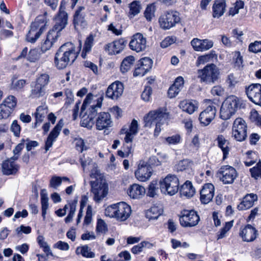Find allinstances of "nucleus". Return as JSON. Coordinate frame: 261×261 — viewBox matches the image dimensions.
Returning a JSON list of instances; mask_svg holds the SVG:
<instances>
[{"label": "nucleus", "instance_id": "nucleus-1", "mask_svg": "<svg viewBox=\"0 0 261 261\" xmlns=\"http://www.w3.org/2000/svg\"><path fill=\"white\" fill-rule=\"evenodd\" d=\"M67 21V13L62 10L61 6L58 15L55 18V24L53 28L49 31L45 40L41 44V49L43 53L52 47L60 36V32L66 26Z\"/></svg>", "mask_w": 261, "mask_h": 261}, {"label": "nucleus", "instance_id": "nucleus-2", "mask_svg": "<svg viewBox=\"0 0 261 261\" xmlns=\"http://www.w3.org/2000/svg\"><path fill=\"white\" fill-rule=\"evenodd\" d=\"M90 191L93 195V200L100 202L108 195L109 186L102 174L98 169H94L90 173Z\"/></svg>", "mask_w": 261, "mask_h": 261}, {"label": "nucleus", "instance_id": "nucleus-3", "mask_svg": "<svg viewBox=\"0 0 261 261\" xmlns=\"http://www.w3.org/2000/svg\"><path fill=\"white\" fill-rule=\"evenodd\" d=\"M77 57L75 47L71 42L62 45L56 53L55 65L59 69H63L71 65Z\"/></svg>", "mask_w": 261, "mask_h": 261}, {"label": "nucleus", "instance_id": "nucleus-4", "mask_svg": "<svg viewBox=\"0 0 261 261\" xmlns=\"http://www.w3.org/2000/svg\"><path fill=\"white\" fill-rule=\"evenodd\" d=\"M168 113L162 109L150 111L144 117V126L151 127L155 125L154 136L157 137L161 131V126L168 120Z\"/></svg>", "mask_w": 261, "mask_h": 261}, {"label": "nucleus", "instance_id": "nucleus-5", "mask_svg": "<svg viewBox=\"0 0 261 261\" xmlns=\"http://www.w3.org/2000/svg\"><path fill=\"white\" fill-rule=\"evenodd\" d=\"M130 206L124 202H121L108 206L106 209L105 215L110 218H114L119 221L127 220L131 214Z\"/></svg>", "mask_w": 261, "mask_h": 261}, {"label": "nucleus", "instance_id": "nucleus-6", "mask_svg": "<svg viewBox=\"0 0 261 261\" xmlns=\"http://www.w3.org/2000/svg\"><path fill=\"white\" fill-rule=\"evenodd\" d=\"M47 20L45 15H39L30 25V29L26 36V40L35 43L46 29Z\"/></svg>", "mask_w": 261, "mask_h": 261}, {"label": "nucleus", "instance_id": "nucleus-7", "mask_svg": "<svg viewBox=\"0 0 261 261\" xmlns=\"http://www.w3.org/2000/svg\"><path fill=\"white\" fill-rule=\"evenodd\" d=\"M197 73L200 82L209 85L218 81L220 76V69L213 63L207 64L203 69H199Z\"/></svg>", "mask_w": 261, "mask_h": 261}, {"label": "nucleus", "instance_id": "nucleus-8", "mask_svg": "<svg viewBox=\"0 0 261 261\" xmlns=\"http://www.w3.org/2000/svg\"><path fill=\"white\" fill-rule=\"evenodd\" d=\"M160 188L162 193L170 196L174 195L179 189V180L176 176L168 174L160 180Z\"/></svg>", "mask_w": 261, "mask_h": 261}, {"label": "nucleus", "instance_id": "nucleus-9", "mask_svg": "<svg viewBox=\"0 0 261 261\" xmlns=\"http://www.w3.org/2000/svg\"><path fill=\"white\" fill-rule=\"evenodd\" d=\"M178 12L170 10L165 12L159 19L160 25L163 30H169L174 27L180 21Z\"/></svg>", "mask_w": 261, "mask_h": 261}, {"label": "nucleus", "instance_id": "nucleus-10", "mask_svg": "<svg viewBox=\"0 0 261 261\" xmlns=\"http://www.w3.org/2000/svg\"><path fill=\"white\" fill-rule=\"evenodd\" d=\"M216 175L223 184L230 185L234 182L238 174L237 170L233 167L224 165L218 170Z\"/></svg>", "mask_w": 261, "mask_h": 261}, {"label": "nucleus", "instance_id": "nucleus-11", "mask_svg": "<svg viewBox=\"0 0 261 261\" xmlns=\"http://www.w3.org/2000/svg\"><path fill=\"white\" fill-rule=\"evenodd\" d=\"M247 126L242 118H237L233 123L232 136L237 141L242 142L247 138Z\"/></svg>", "mask_w": 261, "mask_h": 261}, {"label": "nucleus", "instance_id": "nucleus-12", "mask_svg": "<svg viewBox=\"0 0 261 261\" xmlns=\"http://www.w3.org/2000/svg\"><path fill=\"white\" fill-rule=\"evenodd\" d=\"M102 97H100L97 99L96 105L90 106L88 110L86 112V115L83 116L81 121L82 126L87 128H91L93 124V119L98 115V109H100L101 106L102 101Z\"/></svg>", "mask_w": 261, "mask_h": 261}, {"label": "nucleus", "instance_id": "nucleus-13", "mask_svg": "<svg viewBox=\"0 0 261 261\" xmlns=\"http://www.w3.org/2000/svg\"><path fill=\"white\" fill-rule=\"evenodd\" d=\"M200 218L194 210H184L179 218L180 223L184 227H193L199 222Z\"/></svg>", "mask_w": 261, "mask_h": 261}, {"label": "nucleus", "instance_id": "nucleus-14", "mask_svg": "<svg viewBox=\"0 0 261 261\" xmlns=\"http://www.w3.org/2000/svg\"><path fill=\"white\" fill-rule=\"evenodd\" d=\"M245 92L251 101L261 107L260 84H252L246 88Z\"/></svg>", "mask_w": 261, "mask_h": 261}, {"label": "nucleus", "instance_id": "nucleus-15", "mask_svg": "<svg viewBox=\"0 0 261 261\" xmlns=\"http://www.w3.org/2000/svg\"><path fill=\"white\" fill-rule=\"evenodd\" d=\"M130 48L137 53L142 51L146 47V39L142 34L137 33L134 34L129 43Z\"/></svg>", "mask_w": 261, "mask_h": 261}, {"label": "nucleus", "instance_id": "nucleus-16", "mask_svg": "<svg viewBox=\"0 0 261 261\" xmlns=\"http://www.w3.org/2000/svg\"><path fill=\"white\" fill-rule=\"evenodd\" d=\"M137 66L134 72V76H142L151 69L152 61L148 57H144L139 61Z\"/></svg>", "mask_w": 261, "mask_h": 261}, {"label": "nucleus", "instance_id": "nucleus-17", "mask_svg": "<svg viewBox=\"0 0 261 261\" xmlns=\"http://www.w3.org/2000/svg\"><path fill=\"white\" fill-rule=\"evenodd\" d=\"M127 42L121 38L107 44L104 49L109 55H116L120 53L124 48Z\"/></svg>", "mask_w": 261, "mask_h": 261}, {"label": "nucleus", "instance_id": "nucleus-18", "mask_svg": "<svg viewBox=\"0 0 261 261\" xmlns=\"http://www.w3.org/2000/svg\"><path fill=\"white\" fill-rule=\"evenodd\" d=\"M138 132V124L136 120L133 119L129 128L123 127L120 130V135H125L124 141L127 144L132 143L134 137Z\"/></svg>", "mask_w": 261, "mask_h": 261}, {"label": "nucleus", "instance_id": "nucleus-19", "mask_svg": "<svg viewBox=\"0 0 261 261\" xmlns=\"http://www.w3.org/2000/svg\"><path fill=\"white\" fill-rule=\"evenodd\" d=\"M123 90V84L119 81H116L108 87L106 96L112 99L116 100L122 95Z\"/></svg>", "mask_w": 261, "mask_h": 261}, {"label": "nucleus", "instance_id": "nucleus-20", "mask_svg": "<svg viewBox=\"0 0 261 261\" xmlns=\"http://www.w3.org/2000/svg\"><path fill=\"white\" fill-rule=\"evenodd\" d=\"M191 44L194 50L201 52L209 50L214 45L213 41L208 39L194 38L192 40Z\"/></svg>", "mask_w": 261, "mask_h": 261}, {"label": "nucleus", "instance_id": "nucleus-21", "mask_svg": "<svg viewBox=\"0 0 261 261\" xmlns=\"http://www.w3.org/2000/svg\"><path fill=\"white\" fill-rule=\"evenodd\" d=\"M239 234L243 241L251 242L255 240L258 234L257 230L254 227L248 224L240 229Z\"/></svg>", "mask_w": 261, "mask_h": 261}, {"label": "nucleus", "instance_id": "nucleus-22", "mask_svg": "<svg viewBox=\"0 0 261 261\" xmlns=\"http://www.w3.org/2000/svg\"><path fill=\"white\" fill-rule=\"evenodd\" d=\"M215 187L211 183L204 184L200 191V199L202 203L207 204L211 202L214 196Z\"/></svg>", "mask_w": 261, "mask_h": 261}, {"label": "nucleus", "instance_id": "nucleus-23", "mask_svg": "<svg viewBox=\"0 0 261 261\" xmlns=\"http://www.w3.org/2000/svg\"><path fill=\"white\" fill-rule=\"evenodd\" d=\"M95 124L97 129L100 130L111 127L112 121L110 114L106 112L99 113L96 118Z\"/></svg>", "mask_w": 261, "mask_h": 261}, {"label": "nucleus", "instance_id": "nucleus-24", "mask_svg": "<svg viewBox=\"0 0 261 261\" xmlns=\"http://www.w3.org/2000/svg\"><path fill=\"white\" fill-rule=\"evenodd\" d=\"M216 109L214 105L208 106L199 115V119L200 122L206 126L215 118Z\"/></svg>", "mask_w": 261, "mask_h": 261}, {"label": "nucleus", "instance_id": "nucleus-25", "mask_svg": "<svg viewBox=\"0 0 261 261\" xmlns=\"http://www.w3.org/2000/svg\"><path fill=\"white\" fill-rule=\"evenodd\" d=\"M63 125V121L61 119L51 131L45 142V148L46 151L48 150L49 149L52 147L53 143L59 136Z\"/></svg>", "mask_w": 261, "mask_h": 261}, {"label": "nucleus", "instance_id": "nucleus-26", "mask_svg": "<svg viewBox=\"0 0 261 261\" xmlns=\"http://www.w3.org/2000/svg\"><path fill=\"white\" fill-rule=\"evenodd\" d=\"M152 170L149 165L139 166L135 172L136 178L140 181H146L152 175Z\"/></svg>", "mask_w": 261, "mask_h": 261}, {"label": "nucleus", "instance_id": "nucleus-27", "mask_svg": "<svg viewBox=\"0 0 261 261\" xmlns=\"http://www.w3.org/2000/svg\"><path fill=\"white\" fill-rule=\"evenodd\" d=\"M184 79L182 76L177 77L174 83L170 87L168 91V97L170 98L176 97L184 87Z\"/></svg>", "mask_w": 261, "mask_h": 261}, {"label": "nucleus", "instance_id": "nucleus-28", "mask_svg": "<svg viewBox=\"0 0 261 261\" xmlns=\"http://www.w3.org/2000/svg\"><path fill=\"white\" fill-rule=\"evenodd\" d=\"M145 189L137 184L130 185L127 191L128 196L133 199L142 198L145 194Z\"/></svg>", "mask_w": 261, "mask_h": 261}, {"label": "nucleus", "instance_id": "nucleus-29", "mask_svg": "<svg viewBox=\"0 0 261 261\" xmlns=\"http://www.w3.org/2000/svg\"><path fill=\"white\" fill-rule=\"evenodd\" d=\"M84 9V7L80 6L75 12L73 20L75 28L78 27L85 28L87 25V22L85 18V14L82 12Z\"/></svg>", "mask_w": 261, "mask_h": 261}, {"label": "nucleus", "instance_id": "nucleus-30", "mask_svg": "<svg viewBox=\"0 0 261 261\" xmlns=\"http://www.w3.org/2000/svg\"><path fill=\"white\" fill-rule=\"evenodd\" d=\"M2 172L6 175L15 174L19 169V166L15 162H11V160H6L2 164Z\"/></svg>", "mask_w": 261, "mask_h": 261}, {"label": "nucleus", "instance_id": "nucleus-31", "mask_svg": "<svg viewBox=\"0 0 261 261\" xmlns=\"http://www.w3.org/2000/svg\"><path fill=\"white\" fill-rule=\"evenodd\" d=\"M257 200L256 194H248L243 198L242 201L238 205L239 210H245L252 207L254 202Z\"/></svg>", "mask_w": 261, "mask_h": 261}, {"label": "nucleus", "instance_id": "nucleus-32", "mask_svg": "<svg viewBox=\"0 0 261 261\" xmlns=\"http://www.w3.org/2000/svg\"><path fill=\"white\" fill-rule=\"evenodd\" d=\"M226 4L225 0H216L213 6V16L219 18L226 10Z\"/></svg>", "mask_w": 261, "mask_h": 261}, {"label": "nucleus", "instance_id": "nucleus-33", "mask_svg": "<svg viewBox=\"0 0 261 261\" xmlns=\"http://www.w3.org/2000/svg\"><path fill=\"white\" fill-rule=\"evenodd\" d=\"M179 107L183 111L192 114L197 110L198 106L195 101L184 100L179 103Z\"/></svg>", "mask_w": 261, "mask_h": 261}, {"label": "nucleus", "instance_id": "nucleus-34", "mask_svg": "<svg viewBox=\"0 0 261 261\" xmlns=\"http://www.w3.org/2000/svg\"><path fill=\"white\" fill-rule=\"evenodd\" d=\"M163 212V210L161 205H153L146 212V217L149 220L157 219Z\"/></svg>", "mask_w": 261, "mask_h": 261}, {"label": "nucleus", "instance_id": "nucleus-35", "mask_svg": "<svg viewBox=\"0 0 261 261\" xmlns=\"http://www.w3.org/2000/svg\"><path fill=\"white\" fill-rule=\"evenodd\" d=\"M47 113V107L41 106L37 108L35 113L36 121L34 123V128H36L38 125L40 124L43 121Z\"/></svg>", "mask_w": 261, "mask_h": 261}, {"label": "nucleus", "instance_id": "nucleus-36", "mask_svg": "<svg viewBox=\"0 0 261 261\" xmlns=\"http://www.w3.org/2000/svg\"><path fill=\"white\" fill-rule=\"evenodd\" d=\"M216 140L219 147H220L223 151V159H225L227 158L229 151V148L228 147L229 142L222 135H219Z\"/></svg>", "mask_w": 261, "mask_h": 261}, {"label": "nucleus", "instance_id": "nucleus-37", "mask_svg": "<svg viewBox=\"0 0 261 261\" xmlns=\"http://www.w3.org/2000/svg\"><path fill=\"white\" fill-rule=\"evenodd\" d=\"M30 97L38 98L43 96L45 94V89L36 83H32L31 85Z\"/></svg>", "mask_w": 261, "mask_h": 261}, {"label": "nucleus", "instance_id": "nucleus-38", "mask_svg": "<svg viewBox=\"0 0 261 261\" xmlns=\"http://www.w3.org/2000/svg\"><path fill=\"white\" fill-rule=\"evenodd\" d=\"M195 192V189L192 182L190 181H186L181 187L180 194L182 196L186 197H192L194 195Z\"/></svg>", "mask_w": 261, "mask_h": 261}, {"label": "nucleus", "instance_id": "nucleus-39", "mask_svg": "<svg viewBox=\"0 0 261 261\" xmlns=\"http://www.w3.org/2000/svg\"><path fill=\"white\" fill-rule=\"evenodd\" d=\"M222 103L226 105V106L235 113L239 106V101L238 97L233 95L228 96Z\"/></svg>", "mask_w": 261, "mask_h": 261}, {"label": "nucleus", "instance_id": "nucleus-40", "mask_svg": "<svg viewBox=\"0 0 261 261\" xmlns=\"http://www.w3.org/2000/svg\"><path fill=\"white\" fill-rule=\"evenodd\" d=\"M41 203L42 208V216L44 219L45 218L46 211L48 207V197L45 189H42L40 193Z\"/></svg>", "mask_w": 261, "mask_h": 261}, {"label": "nucleus", "instance_id": "nucleus-41", "mask_svg": "<svg viewBox=\"0 0 261 261\" xmlns=\"http://www.w3.org/2000/svg\"><path fill=\"white\" fill-rule=\"evenodd\" d=\"M94 40V37L92 34L89 35L86 39L83 50L81 54L83 58H86L87 54L91 51L92 47L93 45Z\"/></svg>", "mask_w": 261, "mask_h": 261}, {"label": "nucleus", "instance_id": "nucleus-42", "mask_svg": "<svg viewBox=\"0 0 261 261\" xmlns=\"http://www.w3.org/2000/svg\"><path fill=\"white\" fill-rule=\"evenodd\" d=\"M129 8L128 16L130 18H132L140 12L141 9L140 2L137 1H133L129 4Z\"/></svg>", "mask_w": 261, "mask_h": 261}, {"label": "nucleus", "instance_id": "nucleus-43", "mask_svg": "<svg viewBox=\"0 0 261 261\" xmlns=\"http://www.w3.org/2000/svg\"><path fill=\"white\" fill-rule=\"evenodd\" d=\"M135 61V58L133 56L126 57L122 62L120 70L122 72L124 73L130 69Z\"/></svg>", "mask_w": 261, "mask_h": 261}, {"label": "nucleus", "instance_id": "nucleus-44", "mask_svg": "<svg viewBox=\"0 0 261 261\" xmlns=\"http://www.w3.org/2000/svg\"><path fill=\"white\" fill-rule=\"evenodd\" d=\"M76 253L77 254H81L83 256L88 258H93L95 257L94 252L91 251L88 245H84L81 247H79L76 248Z\"/></svg>", "mask_w": 261, "mask_h": 261}, {"label": "nucleus", "instance_id": "nucleus-45", "mask_svg": "<svg viewBox=\"0 0 261 261\" xmlns=\"http://www.w3.org/2000/svg\"><path fill=\"white\" fill-rule=\"evenodd\" d=\"M217 56L215 53L214 51H211L210 53L200 56L198 57L196 64L197 65L200 64H204L207 62L211 61L214 57H216Z\"/></svg>", "mask_w": 261, "mask_h": 261}, {"label": "nucleus", "instance_id": "nucleus-46", "mask_svg": "<svg viewBox=\"0 0 261 261\" xmlns=\"http://www.w3.org/2000/svg\"><path fill=\"white\" fill-rule=\"evenodd\" d=\"M49 75L48 74L44 73L39 74L37 76L35 83L45 89V87L49 83Z\"/></svg>", "mask_w": 261, "mask_h": 261}, {"label": "nucleus", "instance_id": "nucleus-47", "mask_svg": "<svg viewBox=\"0 0 261 261\" xmlns=\"http://www.w3.org/2000/svg\"><path fill=\"white\" fill-rule=\"evenodd\" d=\"M191 167V162L188 159H184L179 161L174 166L175 170L177 171L186 170Z\"/></svg>", "mask_w": 261, "mask_h": 261}, {"label": "nucleus", "instance_id": "nucleus-48", "mask_svg": "<svg viewBox=\"0 0 261 261\" xmlns=\"http://www.w3.org/2000/svg\"><path fill=\"white\" fill-rule=\"evenodd\" d=\"M220 118L223 120H228L235 114V112L231 111L230 109L224 105L223 103L222 104L220 109Z\"/></svg>", "mask_w": 261, "mask_h": 261}, {"label": "nucleus", "instance_id": "nucleus-49", "mask_svg": "<svg viewBox=\"0 0 261 261\" xmlns=\"http://www.w3.org/2000/svg\"><path fill=\"white\" fill-rule=\"evenodd\" d=\"M80 162L84 170H85L87 166L90 165H92L93 168V169L91 170V172L94 169H97L96 164L93 163L92 159L88 156L86 157L85 155H83L82 156L80 157Z\"/></svg>", "mask_w": 261, "mask_h": 261}, {"label": "nucleus", "instance_id": "nucleus-50", "mask_svg": "<svg viewBox=\"0 0 261 261\" xmlns=\"http://www.w3.org/2000/svg\"><path fill=\"white\" fill-rule=\"evenodd\" d=\"M132 143L127 144L124 142L122 147V149L118 151V155L122 158L127 157L132 153Z\"/></svg>", "mask_w": 261, "mask_h": 261}, {"label": "nucleus", "instance_id": "nucleus-51", "mask_svg": "<svg viewBox=\"0 0 261 261\" xmlns=\"http://www.w3.org/2000/svg\"><path fill=\"white\" fill-rule=\"evenodd\" d=\"M37 241L40 247L43 248V251L46 253L47 256L49 255H53L47 243L44 241V239L42 236H39L37 238Z\"/></svg>", "mask_w": 261, "mask_h": 261}, {"label": "nucleus", "instance_id": "nucleus-52", "mask_svg": "<svg viewBox=\"0 0 261 261\" xmlns=\"http://www.w3.org/2000/svg\"><path fill=\"white\" fill-rule=\"evenodd\" d=\"M159 188L156 180L152 181L149 185L147 192V196L150 197H154L157 195Z\"/></svg>", "mask_w": 261, "mask_h": 261}, {"label": "nucleus", "instance_id": "nucleus-53", "mask_svg": "<svg viewBox=\"0 0 261 261\" xmlns=\"http://www.w3.org/2000/svg\"><path fill=\"white\" fill-rule=\"evenodd\" d=\"M8 108H10L12 111L14 108L16 106L17 99L16 97L13 95H9L5 99L3 103Z\"/></svg>", "mask_w": 261, "mask_h": 261}, {"label": "nucleus", "instance_id": "nucleus-54", "mask_svg": "<svg viewBox=\"0 0 261 261\" xmlns=\"http://www.w3.org/2000/svg\"><path fill=\"white\" fill-rule=\"evenodd\" d=\"M155 7L153 4L148 5L144 12V16L148 21H151L154 16Z\"/></svg>", "mask_w": 261, "mask_h": 261}, {"label": "nucleus", "instance_id": "nucleus-55", "mask_svg": "<svg viewBox=\"0 0 261 261\" xmlns=\"http://www.w3.org/2000/svg\"><path fill=\"white\" fill-rule=\"evenodd\" d=\"M244 3L242 1H237L234 6L230 8L229 10V15L234 16L239 12V10L243 8Z\"/></svg>", "mask_w": 261, "mask_h": 261}, {"label": "nucleus", "instance_id": "nucleus-56", "mask_svg": "<svg viewBox=\"0 0 261 261\" xmlns=\"http://www.w3.org/2000/svg\"><path fill=\"white\" fill-rule=\"evenodd\" d=\"M40 53L37 49H31L27 55V60L31 62H35L39 60Z\"/></svg>", "mask_w": 261, "mask_h": 261}, {"label": "nucleus", "instance_id": "nucleus-57", "mask_svg": "<svg viewBox=\"0 0 261 261\" xmlns=\"http://www.w3.org/2000/svg\"><path fill=\"white\" fill-rule=\"evenodd\" d=\"M233 61L235 67L240 69L243 67V59L240 51H236L233 53Z\"/></svg>", "mask_w": 261, "mask_h": 261}, {"label": "nucleus", "instance_id": "nucleus-58", "mask_svg": "<svg viewBox=\"0 0 261 261\" xmlns=\"http://www.w3.org/2000/svg\"><path fill=\"white\" fill-rule=\"evenodd\" d=\"M251 176L257 179L261 178V162H258L256 166L250 169Z\"/></svg>", "mask_w": 261, "mask_h": 261}, {"label": "nucleus", "instance_id": "nucleus-59", "mask_svg": "<svg viewBox=\"0 0 261 261\" xmlns=\"http://www.w3.org/2000/svg\"><path fill=\"white\" fill-rule=\"evenodd\" d=\"M13 111L3 103L0 105V119H6Z\"/></svg>", "mask_w": 261, "mask_h": 261}, {"label": "nucleus", "instance_id": "nucleus-60", "mask_svg": "<svg viewBox=\"0 0 261 261\" xmlns=\"http://www.w3.org/2000/svg\"><path fill=\"white\" fill-rule=\"evenodd\" d=\"M75 145L76 150L82 152L84 150L87 149V147L85 145L84 140L81 138H77L74 139Z\"/></svg>", "mask_w": 261, "mask_h": 261}, {"label": "nucleus", "instance_id": "nucleus-61", "mask_svg": "<svg viewBox=\"0 0 261 261\" xmlns=\"http://www.w3.org/2000/svg\"><path fill=\"white\" fill-rule=\"evenodd\" d=\"M96 230L97 233H105L107 231V224L103 220L101 219H98Z\"/></svg>", "mask_w": 261, "mask_h": 261}, {"label": "nucleus", "instance_id": "nucleus-62", "mask_svg": "<svg viewBox=\"0 0 261 261\" xmlns=\"http://www.w3.org/2000/svg\"><path fill=\"white\" fill-rule=\"evenodd\" d=\"M10 130L13 133V135L16 137H20L21 131V127L18 123V121L16 120L13 121Z\"/></svg>", "mask_w": 261, "mask_h": 261}, {"label": "nucleus", "instance_id": "nucleus-63", "mask_svg": "<svg viewBox=\"0 0 261 261\" xmlns=\"http://www.w3.org/2000/svg\"><path fill=\"white\" fill-rule=\"evenodd\" d=\"M152 94V89L150 86H146L142 93L141 98L145 101H149Z\"/></svg>", "mask_w": 261, "mask_h": 261}, {"label": "nucleus", "instance_id": "nucleus-64", "mask_svg": "<svg viewBox=\"0 0 261 261\" xmlns=\"http://www.w3.org/2000/svg\"><path fill=\"white\" fill-rule=\"evenodd\" d=\"M249 50L255 53L261 51V41H256L250 44Z\"/></svg>", "mask_w": 261, "mask_h": 261}]
</instances>
